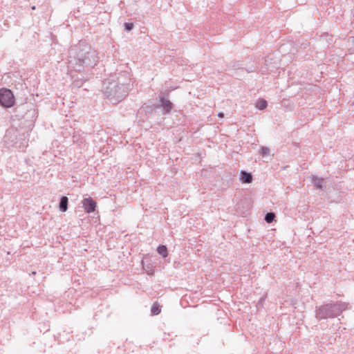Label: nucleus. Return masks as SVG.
<instances>
[{
	"label": "nucleus",
	"instance_id": "f257e3e1",
	"mask_svg": "<svg viewBox=\"0 0 354 354\" xmlns=\"http://www.w3.org/2000/svg\"><path fill=\"white\" fill-rule=\"evenodd\" d=\"M68 71L82 72L93 68L98 62L97 52L83 41L69 49Z\"/></svg>",
	"mask_w": 354,
	"mask_h": 354
},
{
	"label": "nucleus",
	"instance_id": "f03ea898",
	"mask_svg": "<svg viewBox=\"0 0 354 354\" xmlns=\"http://www.w3.org/2000/svg\"><path fill=\"white\" fill-rule=\"evenodd\" d=\"M131 80L127 73L120 74L117 80H105L103 91L105 97L112 104H117L122 100L128 94L131 86Z\"/></svg>",
	"mask_w": 354,
	"mask_h": 354
},
{
	"label": "nucleus",
	"instance_id": "7ed1b4c3",
	"mask_svg": "<svg viewBox=\"0 0 354 354\" xmlns=\"http://www.w3.org/2000/svg\"><path fill=\"white\" fill-rule=\"evenodd\" d=\"M348 304L342 301L324 304L315 308V317L317 320L333 319L338 317L348 308Z\"/></svg>",
	"mask_w": 354,
	"mask_h": 354
},
{
	"label": "nucleus",
	"instance_id": "20e7f679",
	"mask_svg": "<svg viewBox=\"0 0 354 354\" xmlns=\"http://www.w3.org/2000/svg\"><path fill=\"white\" fill-rule=\"evenodd\" d=\"M15 98L11 90L2 88L0 89V104L5 108H10L15 104Z\"/></svg>",
	"mask_w": 354,
	"mask_h": 354
},
{
	"label": "nucleus",
	"instance_id": "39448f33",
	"mask_svg": "<svg viewBox=\"0 0 354 354\" xmlns=\"http://www.w3.org/2000/svg\"><path fill=\"white\" fill-rule=\"evenodd\" d=\"M156 107H161L162 109V114L166 115L170 113L173 108V104L169 100L163 96L159 98V105Z\"/></svg>",
	"mask_w": 354,
	"mask_h": 354
},
{
	"label": "nucleus",
	"instance_id": "423d86ee",
	"mask_svg": "<svg viewBox=\"0 0 354 354\" xmlns=\"http://www.w3.org/2000/svg\"><path fill=\"white\" fill-rule=\"evenodd\" d=\"M82 207L87 213H93L95 211L97 203L91 197L83 199Z\"/></svg>",
	"mask_w": 354,
	"mask_h": 354
},
{
	"label": "nucleus",
	"instance_id": "0eeeda50",
	"mask_svg": "<svg viewBox=\"0 0 354 354\" xmlns=\"http://www.w3.org/2000/svg\"><path fill=\"white\" fill-rule=\"evenodd\" d=\"M253 180L251 173L242 170L241 171L240 180L242 183H250Z\"/></svg>",
	"mask_w": 354,
	"mask_h": 354
},
{
	"label": "nucleus",
	"instance_id": "6e6552de",
	"mask_svg": "<svg viewBox=\"0 0 354 354\" xmlns=\"http://www.w3.org/2000/svg\"><path fill=\"white\" fill-rule=\"evenodd\" d=\"M68 198L67 196H63L61 197L59 203V209L62 212H65L68 209Z\"/></svg>",
	"mask_w": 354,
	"mask_h": 354
},
{
	"label": "nucleus",
	"instance_id": "1a4fd4ad",
	"mask_svg": "<svg viewBox=\"0 0 354 354\" xmlns=\"http://www.w3.org/2000/svg\"><path fill=\"white\" fill-rule=\"evenodd\" d=\"M323 183L324 178H318L317 176L312 177V183L313 184L314 187H316V189H323Z\"/></svg>",
	"mask_w": 354,
	"mask_h": 354
},
{
	"label": "nucleus",
	"instance_id": "9d476101",
	"mask_svg": "<svg viewBox=\"0 0 354 354\" xmlns=\"http://www.w3.org/2000/svg\"><path fill=\"white\" fill-rule=\"evenodd\" d=\"M157 252L159 254L162 256L163 257H167L168 256V251L166 245H160L157 248Z\"/></svg>",
	"mask_w": 354,
	"mask_h": 354
},
{
	"label": "nucleus",
	"instance_id": "9b49d317",
	"mask_svg": "<svg viewBox=\"0 0 354 354\" xmlns=\"http://www.w3.org/2000/svg\"><path fill=\"white\" fill-rule=\"evenodd\" d=\"M268 103L267 101L264 99H259L257 102L256 107L259 110H263L267 107Z\"/></svg>",
	"mask_w": 354,
	"mask_h": 354
},
{
	"label": "nucleus",
	"instance_id": "f8f14e48",
	"mask_svg": "<svg viewBox=\"0 0 354 354\" xmlns=\"http://www.w3.org/2000/svg\"><path fill=\"white\" fill-rule=\"evenodd\" d=\"M161 310L159 304L157 302L153 304L151 308V314L153 315H157L160 313Z\"/></svg>",
	"mask_w": 354,
	"mask_h": 354
},
{
	"label": "nucleus",
	"instance_id": "ddd939ff",
	"mask_svg": "<svg viewBox=\"0 0 354 354\" xmlns=\"http://www.w3.org/2000/svg\"><path fill=\"white\" fill-rule=\"evenodd\" d=\"M274 218H275V214L274 212H268L265 215L264 220L268 223H271L274 220Z\"/></svg>",
	"mask_w": 354,
	"mask_h": 354
},
{
	"label": "nucleus",
	"instance_id": "4468645a",
	"mask_svg": "<svg viewBox=\"0 0 354 354\" xmlns=\"http://www.w3.org/2000/svg\"><path fill=\"white\" fill-rule=\"evenodd\" d=\"M124 28L127 31H131L133 28V24L126 22L124 24Z\"/></svg>",
	"mask_w": 354,
	"mask_h": 354
},
{
	"label": "nucleus",
	"instance_id": "2eb2a0df",
	"mask_svg": "<svg viewBox=\"0 0 354 354\" xmlns=\"http://www.w3.org/2000/svg\"><path fill=\"white\" fill-rule=\"evenodd\" d=\"M270 153V149L266 147H262L261 150H260V153L264 156H266V155H268Z\"/></svg>",
	"mask_w": 354,
	"mask_h": 354
},
{
	"label": "nucleus",
	"instance_id": "dca6fc26",
	"mask_svg": "<svg viewBox=\"0 0 354 354\" xmlns=\"http://www.w3.org/2000/svg\"><path fill=\"white\" fill-rule=\"evenodd\" d=\"M218 116L219 118H223L224 117V113H222V112H220V113H218Z\"/></svg>",
	"mask_w": 354,
	"mask_h": 354
},
{
	"label": "nucleus",
	"instance_id": "f3484780",
	"mask_svg": "<svg viewBox=\"0 0 354 354\" xmlns=\"http://www.w3.org/2000/svg\"><path fill=\"white\" fill-rule=\"evenodd\" d=\"M32 274H36V272H32Z\"/></svg>",
	"mask_w": 354,
	"mask_h": 354
}]
</instances>
